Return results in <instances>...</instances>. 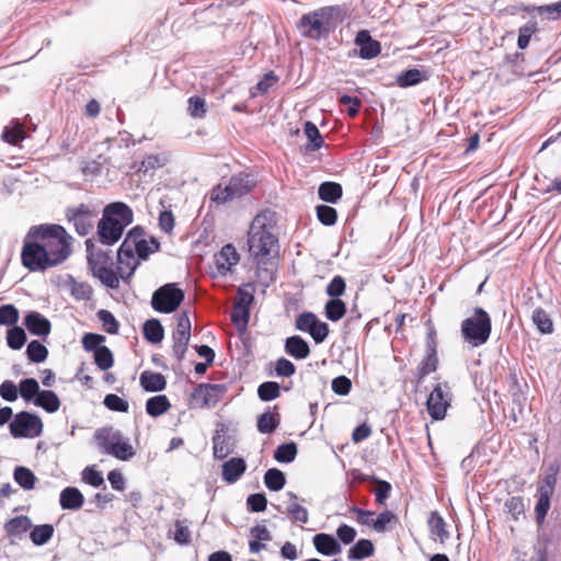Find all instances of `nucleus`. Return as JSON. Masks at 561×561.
I'll return each mask as SVG.
<instances>
[{
    "label": "nucleus",
    "instance_id": "a18cd8bd",
    "mask_svg": "<svg viewBox=\"0 0 561 561\" xmlns=\"http://www.w3.org/2000/svg\"><path fill=\"white\" fill-rule=\"evenodd\" d=\"M363 480L370 481L377 484L374 494L378 504L383 505L391 492V484L387 481L380 480L374 476H366Z\"/></svg>",
    "mask_w": 561,
    "mask_h": 561
},
{
    "label": "nucleus",
    "instance_id": "6ab92c4d",
    "mask_svg": "<svg viewBox=\"0 0 561 561\" xmlns=\"http://www.w3.org/2000/svg\"><path fill=\"white\" fill-rule=\"evenodd\" d=\"M225 392V386L213 383H201L194 391V398L202 400L203 407L211 408L217 404L220 396Z\"/></svg>",
    "mask_w": 561,
    "mask_h": 561
},
{
    "label": "nucleus",
    "instance_id": "69168bd1",
    "mask_svg": "<svg viewBox=\"0 0 561 561\" xmlns=\"http://www.w3.org/2000/svg\"><path fill=\"white\" fill-rule=\"evenodd\" d=\"M82 481L87 484L99 488L104 484V478L102 473L90 466L83 469L81 473Z\"/></svg>",
    "mask_w": 561,
    "mask_h": 561
},
{
    "label": "nucleus",
    "instance_id": "a211bd4d",
    "mask_svg": "<svg viewBox=\"0 0 561 561\" xmlns=\"http://www.w3.org/2000/svg\"><path fill=\"white\" fill-rule=\"evenodd\" d=\"M215 266L217 273L220 276H226L231 272L232 267L236 266L240 260V256L236 248L228 243L221 248V250L215 254Z\"/></svg>",
    "mask_w": 561,
    "mask_h": 561
},
{
    "label": "nucleus",
    "instance_id": "338daca9",
    "mask_svg": "<svg viewBox=\"0 0 561 561\" xmlns=\"http://www.w3.org/2000/svg\"><path fill=\"white\" fill-rule=\"evenodd\" d=\"M19 320V311L13 305H3L0 307V324L13 325Z\"/></svg>",
    "mask_w": 561,
    "mask_h": 561
},
{
    "label": "nucleus",
    "instance_id": "4c0bfd02",
    "mask_svg": "<svg viewBox=\"0 0 561 561\" xmlns=\"http://www.w3.org/2000/svg\"><path fill=\"white\" fill-rule=\"evenodd\" d=\"M304 131L308 138V144L306 146L307 150L316 151L323 146V137L321 136L318 127L312 122L305 123Z\"/></svg>",
    "mask_w": 561,
    "mask_h": 561
},
{
    "label": "nucleus",
    "instance_id": "dca6fc26",
    "mask_svg": "<svg viewBox=\"0 0 561 561\" xmlns=\"http://www.w3.org/2000/svg\"><path fill=\"white\" fill-rule=\"evenodd\" d=\"M191 339V320L186 311H182L178 317L176 329L173 333V355L178 360H182L187 350Z\"/></svg>",
    "mask_w": 561,
    "mask_h": 561
},
{
    "label": "nucleus",
    "instance_id": "a878e982",
    "mask_svg": "<svg viewBox=\"0 0 561 561\" xmlns=\"http://www.w3.org/2000/svg\"><path fill=\"white\" fill-rule=\"evenodd\" d=\"M140 385L148 392L162 391L167 387L165 378L160 373L144 371L140 375Z\"/></svg>",
    "mask_w": 561,
    "mask_h": 561
},
{
    "label": "nucleus",
    "instance_id": "2f4dec72",
    "mask_svg": "<svg viewBox=\"0 0 561 561\" xmlns=\"http://www.w3.org/2000/svg\"><path fill=\"white\" fill-rule=\"evenodd\" d=\"M13 479L25 491L33 490L37 480L33 471L23 466L14 469Z\"/></svg>",
    "mask_w": 561,
    "mask_h": 561
},
{
    "label": "nucleus",
    "instance_id": "4468645a",
    "mask_svg": "<svg viewBox=\"0 0 561 561\" xmlns=\"http://www.w3.org/2000/svg\"><path fill=\"white\" fill-rule=\"evenodd\" d=\"M295 325L297 330L308 333L317 344L322 343L329 335V325L312 312L300 313Z\"/></svg>",
    "mask_w": 561,
    "mask_h": 561
},
{
    "label": "nucleus",
    "instance_id": "603ef678",
    "mask_svg": "<svg viewBox=\"0 0 561 561\" xmlns=\"http://www.w3.org/2000/svg\"><path fill=\"white\" fill-rule=\"evenodd\" d=\"M26 341L25 331L21 327L14 325L8 330L7 343L12 350H20L23 347Z\"/></svg>",
    "mask_w": 561,
    "mask_h": 561
},
{
    "label": "nucleus",
    "instance_id": "4d7b16f0",
    "mask_svg": "<svg viewBox=\"0 0 561 561\" xmlns=\"http://www.w3.org/2000/svg\"><path fill=\"white\" fill-rule=\"evenodd\" d=\"M257 396L262 401H272L279 396V385L275 381H265L259 386Z\"/></svg>",
    "mask_w": 561,
    "mask_h": 561
},
{
    "label": "nucleus",
    "instance_id": "6e6552de",
    "mask_svg": "<svg viewBox=\"0 0 561 561\" xmlns=\"http://www.w3.org/2000/svg\"><path fill=\"white\" fill-rule=\"evenodd\" d=\"M333 8H323L302 15L300 20L301 32L311 38L319 39L325 36L330 30V20Z\"/></svg>",
    "mask_w": 561,
    "mask_h": 561
},
{
    "label": "nucleus",
    "instance_id": "774afa93",
    "mask_svg": "<svg viewBox=\"0 0 561 561\" xmlns=\"http://www.w3.org/2000/svg\"><path fill=\"white\" fill-rule=\"evenodd\" d=\"M397 517L391 511H383L374 520V530L377 533H385L389 525L396 522Z\"/></svg>",
    "mask_w": 561,
    "mask_h": 561
},
{
    "label": "nucleus",
    "instance_id": "0eeeda50",
    "mask_svg": "<svg viewBox=\"0 0 561 561\" xmlns=\"http://www.w3.org/2000/svg\"><path fill=\"white\" fill-rule=\"evenodd\" d=\"M185 298L184 291L175 283H168L156 289L151 297V307L161 313L174 312Z\"/></svg>",
    "mask_w": 561,
    "mask_h": 561
},
{
    "label": "nucleus",
    "instance_id": "a19ab883",
    "mask_svg": "<svg viewBox=\"0 0 561 561\" xmlns=\"http://www.w3.org/2000/svg\"><path fill=\"white\" fill-rule=\"evenodd\" d=\"M298 449L294 442L279 445L274 451V458L277 462L289 463L295 460Z\"/></svg>",
    "mask_w": 561,
    "mask_h": 561
},
{
    "label": "nucleus",
    "instance_id": "f3484780",
    "mask_svg": "<svg viewBox=\"0 0 561 561\" xmlns=\"http://www.w3.org/2000/svg\"><path fill=\"white\" fill-rule=\"evenodd\" d=\"M139 264V259L136 254L129 250V248H125L122 243L117 251V273L118 276L123 280H127L134 274L135 270Z\"/></svg>",
    "mask_w": 561,
    "mask_h": 561
},
{
    "label": "nucleus",
    "instance_id": "37998d69",
    "mask_svg": "<svg viewBox=\"0 0 561 561\" xmlns=\"http://www.w3.org/2000/svg\"><path fill=\"white\" fill-rule=\"evenodd\" d=\"M113 264L104 267V268H98L96 273L93 274L95 277H98L103 285L111 289H116L119 286V276L117 271L115 272L112 267Z\"/></svg>",
    "mask_w": 561,
    "mask_h": 561
},
{
    "label": "nucleus",
    "instance_id": "052dcab7",
    "mask_svg": "<svg viewBox=\"0 0 561 561\" xmlns=\"http://www.w3.org/2000/svg\"><path fill=\"white\" fill-rule=\"evenodd\" d=\"M103 403L111 411L126 413L129 410V403L115 393L106 394Z\"/></svg>",
    "mask_w": 561,
    "mask_h": 561
},
{
    "label": "nucleus",
    "instance_id": "8fccbe9b",
    "mask_svg": "<svg viewBox=\"0 0 561 561\" xmlns=\"http://www.w3.org/2000/svg\"><path fill=\"white\" fill-rule=\"evenodd\" d=\"M533 321L536 324L537 329L542 334H549V333H551L553 331V324H552V321H551L550 317L541 308H537V309L534 310V312H533Z\"/></svg>",
    "mask_w": 561,
    "mask_h": 561
},
{
    "label": "nucleus",
    "instance_id": "7ed1b4c3",
    "mask_svg": "<svg viewBox=\"0 0 561 561\" xmlns=\"http://www.w3.org/2000/svg\"><path fill=\"white\" fill-rule=\"evenodd\" d=\"M36 237L47 253L51 266L62 263L71 253V237L59 225H42L33 227L30 234Z\"/></svg>",
    "mask_w": 561,
    "mask_h": 561
},
{
    "label": "nucleus",
    "instance_id": "f03ea898",
    "mask_svg": "<svg viewBox=\"0 0 561 561\" xmlns=\"http://www.w3.org/2000/svg\"><path fill=\"white\" fill-rule=\"evenodd\" d=\"M134 220L131 208L123 202H114L105 206L103 217L98 224V234L103 244L116 243L127 226Z\"/></svg>",
    "mask_w": 561,
    "mask_h": 561
},
{
    "label": "nucleus",
    "instance_id": "bb28decb",
    "mask_svg": "<svg viewBox=\"0 0 561 561\" xmlns=\"http://www.w3.org/2000/svg\"><path fill=\"white\" fill-rule=\"evenodd\" d=\"M289 503L286 508V513L294 522L300 524H307L309 522L308 510L298 503V496L294 492H287Z\"/></svg>",
    "mask_w": 561,
    "mask_h": 561
},
{
    "label": "nucleus",
    "instance_id": "9d476101",
    "mask_svg": "<svg viewBox=\"0 0 561 561\" xmlns=\"http://www.w3.org/2000/svg\"><path fill=\"white\" fill-rule=\"evenodd\" d=\"M42 432V420L37 415L26 411L15 414L13 421L10 423V433L15 438H34L39 436Z\"/></svg>",
    "mask_w": 561,
    "mask_h": 561
},
{
    "label": "nucleus",
    "instance_id": "13d9d810",
    "mask_svg": "<svg viewBox=\"0 0 561 561\" xmlns=\"http://www.w3.org/2000/svg\"><path fill=\"white\" fill-rule=\"evenodd\" d=\"M98 318L102 322V327L108 334H116L119 329V323L112 312L105 309L98 311Z\"/></svg>",
    "mask_w": 561,
    "mask_h": 561
},
{
    "label": "nucleus",
    "instance_id": "58836bf2",
    "mask_svg": "<svg viewBox=\"0 0 561 561\" xmlns=\"http://www.w3.org/2000/svg\"><path fill=\"white\" fill-rule=\"evenodd\" d=\"M286 483L285 474L277 468L268 469L264 474V484L271 491H280Z\"/></svg>",
    "mask_w": 561,
    "mask_h": 561
},
{
    "label": "nucleus",
    "instance_id": "b1692460",
    "mask_svg": "<svg viewBox=\"0 0 561 561\" xmlns=\"http://www.w3.org/2000/svg\"><path fill=\"white\" fill-rule=\"evenodd\" d=\"M285 352L296 359H305L310 354V347L301 336L293 335L285 341Z\"/></svg>",
    "mask_w": 561,
    "mask_h": 561
},
{
    "label": "nucleus",
    "instance_id": "6e6d98bb",
    "mask_svg": "<svg viewBox=\"0 0 561 561\" xmlns=\"http://www.w3.org/2000/svg\"><path fill=\"white\" fill-rule=\"evenodd\" d=\"M88 263L93 274L96 273V270L104 268L112 264V260L110 255L105 252L98 251L91 252L88 255Z\"/></svg>",
    "mask_w": 561,
    "mask_h": 561
},
{
    "label": "nucleus",
    "instance_id": "de8ad7c7",
    "mask_svg": "<svg viewBox=\"0 0 561 561\" xmlns=\"http://www.w3.org/2000/svg\"><path fill=\"white\" fill-rule=\"evenodd\" d=\"M41 391L39 385L34 378H25L19 383V392L25 401L35 400Z\"/></svg>",
    "mask_w": 561,
    "mask_h": 561
},
{
    "label": "nucleus",
    "instance_id": "09e8293b",
    "mask_svg": "<svg viewBox=\"0 0 561 561\" xmlns=\"http://www.w3.org/2000/svg\"><path fill=\"white\" fill-rule=\"evenodd\" d=\"M345 312L346 306L341 299H330L325 304V316L333 322L341 320Z\"/></svg>",
    "mask_w": 561,
    "mask_h": 561
},
{
    "label": "nucleus",
    "instance_id": "bf43d9fd",
    "mask_svg": "<svg viewBox=\"0 0 561 561\" xmlns=\"http://www.w3.org/2000/svg\"><path fill=\"white\" fill-rule=\"evenodd\" d=\"M250 318V309L233 305L231 311V321L236 324L239 331H245Z\"/></svg>",
    "mask_w": 561,
    "mask_h": 561
},
{
    "label": "nucleus",
    "instance_id": "393cba45",
    "mask_svg": "<svg viewBox=\"0 0 561 561\" xmlns=\"http://www.w3.org/2000/svg\"><path fill=\"white\" fill-rule=\"evenodd\" d=\"M60 506L64 510H78L83 505L84 499L79 489L67 486L60 493Z\"/></svg>",
    "mask_w": 561,
    "mask_h": 561
},
{
    "label": "nucleus",
    "instance_id": "9b49d317",
    "mask_svg": "<svg viewBox=\"0 0 561 561\" xmlns=\"http://www.w3.org/2000/svg\"><path fill=\"white\" fill-rule=\"evenodd\" d=\"M558 469L550 468L538 485L539 497L535 506V515L538 524H542L550 508V499L557 483Z\"/></svg>",
    "mask_w": 561,
    "mask_h": 561
},
{
    "label": "nucleus",
    "instance_id": "864d4df0",
    "mask_svg": "<svg viewBox=\"0 0 561 561\" xmlns=\"http://www.w3.org/2000/svg\"><path fill=\"white\" fill-rule=\"evenodd\" d=\"M2 138L11 145H18L25 138L23 125L15 122L12 126L7 127L2 133Z\"/></svg>",
    "mask_w": 561,
    "mask_h": 561
},
{
    "label": "nucleus",
    "instance_id": "c03bdc74",
    "mask_svg": "<svg viewBox=\"0 0 561 561\" xmlns=\"http://www.w3.org/2000/svg\"><path fill=\"white\" fill-rule=\"evenodd\" d=\"M213 451L216 459H224L232 451L229 438L225 434L217 432L213 437Z\"/></svg>",
    "mask_w": 561,
    "mask_h": 561
},
{
    "label": "nucleus",
    "instance_id": "e433bc0d",
    "mask_svg": "<svg viewBox=\"0 0 561 561\" xmlns=\"http://www.w3.org/2000/svg\"><path fill=\"white\" fill-rule=\"evenodd\" d=\"M375 548L369 539H359L350 550L348 559L362 560L374 554Z\"/></svg>",
    "mask_w": 561,
    "mask_h": 561
},
{
    "label": "nucleus",
    "instance_id": "0e129e2a",
    "mask_svg": "<svg viewBox=\"0 0 561 561\" xmlns=\"http://www.w3.org/2000/svg\"><path fill=\"white\" fill-rule=\"evenodd\" d=\"M254 299L251 285H243L238 288L233 305L250 309Z\"/></svg>",
    "mask_w": 561,
    "mask_h": 561
},
{
    "label": "nucleus",
    "instance_id": "f704fd0d",
    "mask_svg": "<svg viewBox=\"0 0 561 561\" xmlns=\"http://www.w3.org/2000/svg\"><path fill=\"white\" fill-rule=\"evenodd\" d=\"M524 10L529 14L537 13L539 15L546 16L549 20H557L561 18V0L559 2L547 5L525 7Z\"/></svg>",
    "mask_w": 561,
    "mask_h": 561
},
{
    "label": "nucleus",
    "instance_id": "1a4fd4ad",
    "mask_svg": "<svg viewBox=\"0 0 561 561\" xmlns=\"http://www.w3.org/2000/svg\"><path fill=\"white\" fill-rule=\"evenodd\" d=\"M123 244L125 248H129L139 260H146L160 248V243L154 237L147 239L145 230L140 226H136L128 231Z\"/></svg>",
    "mask_w": 561,
    "mask_h": 561
},
{
    "label": "nucleus",
    "instance_id": "ddd939ff",
    "mask_svg": "<svg viewBox=\"0 0 561 561\" xmlns=\"http://www.w3.org/2000/svg\"><path fill=\"white\" fill-rule=\"evenodd\" d=\"M96 216L98 213L84 204L69 207L66 210L67 219L73 224L76 231L82 237L90 233Z\"/></svg>",
    "mask_w": 561,
    "mask_h": 561
},
{
    "label": "nucleus",
    "instance_id": "412c9836",
    "mask_svg": "<svg viewBox=\"0 0 561 561\" xmlns=\"http://www.w3.org/2000/svg\"><path fill=\"white\" fill-rule=\"evenodd\" d=\"M24 325L33 335L46 336L50 332V322L37 311L28 312L24 318Z\"/></svg>",
    "mask_w": 561,
    "mask_h": 561
},
{
    "label": "nucleus",
    "instance_id": "f8f14e48",
    "mask_svg": "<svg viewBox=\"0 0 561 561\" xmlns=\"http://www.w3.org/2000/svg\"><path fill=\"white\" fill-rule=\"evenodd\" d=\"M450 388L447 382L437 383L431 391L426 407L433 420H443L450 405Z\"/></svg>",
    "mask_w": 561,
    "mask_h": 561
},
{
    "label": "nucleus",
    "instance_id": "680f3d73",
    "mask_svg": "<svg viewBox=\"0 0 561 561\" xmlns=\"http://www.w3.org/2000/svg\"><path fill=\"white\" fill-rule=\"evenodd\" d=\"M424 79L423 73L419 69H409L398 76V84L400 87H411L420 83Z\"/></svg>",
    "mask_w": 561,
    "mask_h": 561
},
{
    "label": "nucleus",
    "instance_id": "49530a36",
    "mask_svg": "<svg viewBox=\"0 0 561 561\" xmlns=\"http://www.w3.org/2000/svg\"><path fill=\"white\" fill-rule=\"evenodd\" d=\"M32 528V520L27 516H16L5 524V530L11 536L26 533Z\"/></svg>",
    "mask_w": 561,
    "mask_h": 561
},
{
    "label": "nucleus",
    "instance_id": "5701e85b",
    "mask_svg": "<svg viewBox=\"0 0 561 561\" xmlns=\"http://www.w3.org/2000/svg\"><path fill=\"white\" fill-rule=\"evenodd\" d=\"M222 468V480L227 483L237 482L247 470V463L243 458L233 457L225 461Z\"/></svg>",
    "mask_w": 561,
    "mask_h": 561
},
{
    "label": "nucleus",
    "instance_id": "aec40b11",
    "mask_svg": "<svg viewBox=\"0 0 561 561\" xmlns=\"http://www.w3.org/2000/svg\"><path fill=\"white\" fill-rule=\"evenodd\" d=\"M355 44L363 59H371L380 54V43L373 39L368 31H359L355 37Z\"/></svg>",
    "mask_w": 561,
    "mask_h": 561
},
{
    "label": "nucleus",
    "instance_id": "f257e3e1",
    "mask_svg": "<svg viewBox=\"0 0 561 561\" xmlns=\"http://www.w3.org/2000/svg\"><path fill=\"white\" fill-rule=\"evenodd\" d=\"M248 247L257 265L260 277L264 280H273L279 242L275 234V221L271 211H262L253 218L248 231Z\"/></svg>",
    "mask_w": 561,
    "mask_h": 561
},
{
    "label": "nucleus",
    "instance_id": "423d86ee",
    "mask_svg": "<svg viewBox=\"0 0 561 561\" xmlns=\"http://www.w3.org/2000/svg\"><path fill=\"white\" fill-rule=\"evenodd\" d=\"M256 184L253 175L248 173H239L231 176L228 184L215 186L210 194V201L216 204H225L227 202L240 198L248 194Z\"/></svg>",
    "mask_w": 561,
    "mask_h": 561
},
{
    "label": "nucleus",
    "instance_id": "4be33fe9",
    "mask_svg": "<svg viewBox=\"0 0 561 561\" xmlns=\"http://www.w3.org/2000/svg\"><path fill=\"white\" fill-rule=\"evenodd\" d=\"M312 542L316 550L323 556H335L342 551L339 540L329 534L314 535Z\"/></svg>",
    "mask_w": 561,
    "mask_h": 561
},
{
    "label": "nucleus",
    "instance_id": "72a5a7b5",
    "mask_svg": "<svg viewBox=\"0 0 561 561\" xmlns=\"http://www.w3.org/2000/svg\"><path fill=\"white\" fill-rule=\"evenodd\" d=\"M54 531L51 524L37 525L32 528L30 539L35 546H44L51 539Z\"/></svg>",
    "mask_w": 561,
    "mask_h": 561
},
{
    "label": "nucleus",
    "instance_id": "c756f323",
    "mask_svg": "<svg viewBox=\"0 0 561 561\" xmlns=\"http://www.w3.org/2000/svg\"><path fill=\"white\" fill-rule=\"evenodd\" d=\"M142 331L145 339L152 344L160 343L163 340L164 329L158 319L147 320L144 323Z\"/></svg>",
    "mask_w": 561,
    "mask_h": 561
},
{
    "label": "nucleus",
    "instance_id": "39448f33",
    "mask_svg": "<svg viewBox=\"0 0 561 561\" xmlns=\"http://www.w3.org/2000/svg\"><path fill=\"white\" fill-rule=\"evenodd\" d=\"M96 443L103 454L126 461L134 457L135 450L121 431L103 427L95 433Z\"/></svg>",
    "mask_w": 561,
    "mask_h": 561
},
{
    "label": "nucleus",
    "instance_id": "c85d7f7f",
    "mask_svg": "<svg viewBox=\"0 0 561 561\" xmlns=\"http://www.w3.org/2000/svg\"><path fill=\"white\" fill-rule=\"evenodd\" d=\"M170 408L171 403L164 394L151 397L146 402V412L153 417L164 414Z\"/></svg>",
    "mask_w": 561,
    "mask_h": 561
},
{
    "label": "nucleus",
    "instance_id": "473e14b6",
    "mask_svg": "<svg viewBox=\"0 0 561 561\" xmlns=\"http://www.w3.org/2000/svg\"><path fill=\"white\" fill-rule=\"evenodd\" d=\"M279 414L275 411H266L257 419V431L262 434L273 433L279 425Z\"/></svg>",
    "mask_w": 561,
    "mask_h": 561
},
{
    "label": "nucleus",
    "instance_id": "5fc2aeb1",
    "mask_svg": "<svg viewBox=\"0 0 561 561\" xmlns=\"http://www.w3.org/2000/svg\"><path fill=\"white\" fill-rule=\"evenodd\" d=\"M94 362L101 370L110 369L114 364L111 350L107 346H101L100 348L95 350Z\"/></svg>",
    "mask_w": 561,
    "mask_h": 561
},
{
    "label": "nucleus",
    "instance_id": "ea45409f",
    "mask_svg": "<svg viewBox=\"0 0 561 561\" xmlns=\"http://www.w3.org/2000/svg\"><path fill=\"white\" fill-rule=\"evenodd\" d=\"M68 288L71 296L77 300H90L93 295V289L88 283L77 282L72 277L68 282Z\"/></svg>",
    "mask_w": 561,
    "mask_h": 561
},
{
    "label": "nucleus",
    "instance_id": "cd10ccee",
    "mask_svg": "<svg viewBox=\"0 0 561 561\" xmlns=\"http://www.w3.org/2000/svg\"><path fill=\"white\" fill-rule=\"evenodd\" d=\"M34 404L41 407L48 413H54L59 410L60 400L54 391L42 390L38 397L35 398Z\"/></svg>",
    "mask_w": 561,
    "mask_h": 561
},
{
    "label": "nucleus",
    "instance_id": "c9c22d12",
    "mask_svg": "<svg viewBox=\"0 0 561 561\" xmlns=\"http://www.w3.org/2000/svg\"><path fill=\"white\" fill-rule=\"evenodd\" d=\"M192 522L188 519H176L174 522L173 539L180 546H187L191 542V527Z\"/></svg>",
    "mask_w": 561,
    "mask_h": 561
},
{
    "label": "nucleus",
    "instance_id": "79ce46f5",
    "mask_svg": "<svg viewBox=\"0 0 561 561\" xmlns=\"http://www.w3.org/2000/svg\"><path fill=\"white\" fill-rule=\"evenodd\" d=\"M169 159L165 154H148L139 163L138 171L148 173L164 167Z\"/></svg>",
    "mask_w": 561,
    "mask_h": 561
},
{
    "label": "nucleus",
    "instance_id": "e2e57ef3",
    "mask_svg": "<svg viewBox=\"0 0 561 561\" xmlns=\"http://www.w3.org/2000/svg\"><path fill=\"white\" fill-rule=\"evenodd\" d=\"M319 221L325 226H332L336 222L337 213L335 208L328 205H319L316 208Z\"/></svg>",
    "mask_w": 561,
    "mask_h": 561
},
{
    "label": "nucleus",
    "instance_id": "3c124183",
    "mask_svg": "<svg viewBox=\"0 0 561 561\" xmlns=\"http://www.w3.org/2000/svg\"><path fill=\"white\" fill-rule=\"evenodd\" d=\"M26 354L31 362L43 363L48 356V350L39 341H32L26 347Z\"/></svg>",
    "mask_w": 561,
    "mask_h": 561
},
{
    "label": "nucleus",
    "instance_id": "2eb2a0df",
    "mask_svg": "<svg viewBox=\"0 0 561 561\" xmlns=\"http://www.w3.org/2000/svg\"><path fill=\"white\" fill-rule=\"evenodd\" d=\"M21 259L23 265L32 272L45 271L53 267L41 242H25L22 249Z\"/></svg>",
    "mask_w": 561,
    "mask_h": 561
},
{
    "label": "nucleus",
    "instance_id": "20e7f679",
    "mask_svg": "<svg viewBox=\"0 0 561 561\" xmlns=\"http://www.w3.org/2000/svg\"><path fill=\"white\" fill-rule=\"evenodd\" d=\"M491 318L481 307H476L473 313L466 318L460 325L463 341L472 347L485 344L491 335Z\"/></svg>",
    "mask_w": 561,
    "mask_h": 561
},
{
    "label": "nucleus",
    "instance_id": "7c9ffc66",
    "mask_svg": "<svg viewBox=\"0 0 561 561\" xmlns=\"http://www.w3.org/2000/svg\"><path fill=\"white\" fill-rule=\"evenodd\" d=\"M342 186L335 182H323L320 184L318 195L327 203H336L342 197Z\"/></svg>",
    "mask_w": 561,
    "mask_h": 561
}]
</instances>
